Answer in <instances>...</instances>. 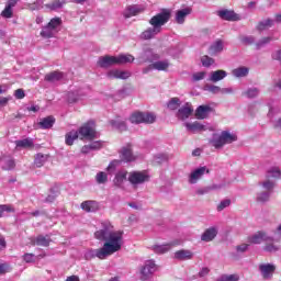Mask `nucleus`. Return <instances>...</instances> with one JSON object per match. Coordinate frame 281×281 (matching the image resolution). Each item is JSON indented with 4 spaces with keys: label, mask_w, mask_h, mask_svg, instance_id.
Instances as JSON below:
<instances>
[{
    "label": "nucleus",
    "mask_w": 281,
    "mask_h": 281,
    "mask_svg": "<svg viewBox=\"0 0 281 281\" xmlns=\"http://www.w3.org/2000/svg\"><path fill=\"white\" fill-rule=\"evenodd\" d=\"M94 238L104 241L103 247L88 251L87 258H99L100 260H104L122 249L124 232L114 231L113 224L105 221L101 223V229L94 233Z\"/></svg>",
    "instance_id": "1"
},
{
    "label": "nucleus",
    "mask_w": 281,
    "mask_h": 281,
    "mask_svg": "<svg viewBox=\"0 0 281 281\" xmlns=\"http://www.w3.org/2000/svg\"><path fill=\"white\" fill-rule=\"evenodd\" d=\"M172 16V13L170 12L169 9H162L160 13L154 15L149 20V25L151 27H148L140 34V38L143 41H150V38H155L157 34L161 33V27L170 21V18Z\"/></svg>",
    "instance_id": "2"
},
{
    "label": "nucleus",
    "mask_w": 281,
    "mask_h": 281,
    "mask_svg": "<svg viewBox=\"0 0 281 281\" xmlns=\"http://www.w3.org/2000/svg\"><path fill=\"white\" fill-rule=\"evenodd\" d=\"M234 142H238V135L229 131H223L220 135L213 134L210 144L213 148L218 150L223 148V146H227V144H234Z\"/></svg>",
    "instance_id": "3"
},
{
    "label": "nucleus",
    "mask_w": 281,
    "mask_h": 281,
    "mask_svg": "<svg viewBox=\"0 0 281 281\" xmlns=\"http://www.w3.org/2000/svg\"><path fill=\"white\" fill-rule=\"evenodd\" d=\"M156 120L157 116L150 112H135L130 116V122L132 124H154Z\"/></svg>",
    "instance_id": "4"
},
{
    "label": "nucleus",
    "mask_w": 281,
    "mask_h": 281,
    "mask_svg": "<svg viewBox=\"0 0 281 281\" xmlns=\"http://www.w3.org/2000/svg\"><path fill=\"white\" fill-rule=\"evenodd\" d=\"M78 132V135L82 136L85 139H95L98 133L95 132V122L88 121L83 124Z\"/></svg>",
    "instance_id": "5"
},
{
    "label": "nucleus",
    "mask_w": 281,
    "mask_h": 281,
    "mask_svg": "<svg viewBox=\"0 0 281 281\" xmlns=\"http://www.w3.org/2000/svg\"><path fill=\"white\" fill-rule=\"evenodd\" d=\"M155 271H157V263H155V260L150 259V260L145 261V263L140 268V272H139L140 280L142 281L150 280V278H153V273H155Z\"/></svg>",
    "instance_id": "6"
},
{
    "label": "nucleus",
    "mask_w": 281,
    "mask_h": 281,
    "mask_svg": "<svg viewBox=\"0 0 281 281\" xmlns=\"http://www.w3.org/2000/svg\"><path fill=\"white\" fill-rule=\"evenodd\" d=\"M128 181L132 186H142V183L150 181V176L148 171H132L128 175Z\"/></svg>",
    "instance_id": "7"
},
{
    "label": "nucleus",
    "mask_w": 281,
    "mask_h": 281,
    "mask_svg": "<svg viewBox=\"0 0 281 281\" xmlns=\"http://www.w3.org/2000/svg\"><path fill=\"white\" fill-rule=\"evenodd\" d=\"M273 236L268 235L265 231H259L248 237V243H250L251 245H260L261 243H273Z\"/></svg>",
    "instance_id": "8"
},
{
    "label": "nucleus",
    "mask_w": 281,
    "mask_h": 281,
    "mask_svg": "<svg viewBox=\"0 0 281 281\" xmlns=\"http://www.w3.org/2000/svg\"><path fill=\"white\" fill-rule=\"evenodd\" d=\"M205 175H210V169L207 167H199L196 169H194L193 171H191V173L189 175V183L191 186H194L196 183H199L200 179H203V177Z\"/></svg>",
    "instance_id": "9"
},
{
    "label": "nucleus",
    "mask_w": 281,
    "mask_h": 281,
    "mask_svg": "<svg viewBox=\"0 0 281 281\" xmlns=\"http://www.w3.org/2000/svg\"><path fill=\"white\" fill-rule=\"evenodd\" d=\"M216 14L222 21H240L243 16L240 14L235 13L234 10L222 9L216 11Z\"/></svg>",
    "instance_id": "10"
},
{
    "label": "nucleus",
    "mask_w": 281,
    "mask_h": 281,
    "mask_svg": "<svg viewBox=\"0 0 281 281\" xmlns=\"http://www.w3.org/2000/svg\"><path fill=\"white\" fill-rule=\"evenodd\" d=\"M98 65H99V67L106 69L109 67H112V65H117V57L105 55V56L99 58Z\"/></svg>",
    "instance_id": "11"
},
{
    "label": "nucleus",
    "mask_w": 281,
    "mask_h": 281,
    "mask_svg": "<svg viewBox=\"0 0 281 281\" xmlns=\"http://www.w3.org/2000/svg\"><path fill=\"white\" fill-rule=\"evenodd\" d=\"M216 236H218V228L213 226L204 231L201 235V240H203V243H212Z\"/></svg>",
    "instance_id": "12"
},
{
    "label": "nucleus",
    "mask_w": 281,
    "mask_h": 281,
    "mask_svg": "<svg viewBox=\"0 0 281 281\" xmlns=\"http://www.w3.org/2000/svg\"><path fill=\"white\" fill-rule=\"evenodd\" d=\"M173 258L176 260H180L181 262L192 260L194 258V252L188 249H181L175 252Z\"/></svg>",
    "instance_id": "13"
},
{
    "label": "nucleus",
    "mask_w": 281,
    "mask_h": 281,
    "mask_svg": "<svg viewBox=\"0 0 281 281\" xmlns=\"http://www.w3.org/2000/svg\"><path fill=\"white\" fill-rule=\"evenodd\" d=\"M175 245H177V243L175 241L162 245H154L151 246V250L154 254H168V251H170V249H172Z\"/></svg>",
    "instance_id": "14"
},
{
    "label": "nucleus",
    "mask_w": 281,
    "mask_h": 281,
    "mask_svg": "<svg viewBox=\"0 0 281 281\" xmlns=\"http://www.w3.org/2000/svg\"><path fill=\"white\" fill-rule=\"evenodd\" d=\"M190 14H192L191 8H184V9L178 10L176 12V22L179 25H183L186 23V18L190 16Z\"/></svg>",
    "instance_id": "15"
},
{
    "label": "nucleus",
    "mask_w": 281,
    "mask_h": 281,
    "mask_svg": "<svg viewBox=\"0 0 281 281\" xmlns=\"http://www.w3.org/2000/svg\"><path fill=\"white\" fill-rule=\"evenodd\" d=\"M194 110L192 109V105H190L189 103H187L186 105H183L182 108H180L177 112V117L178 120H188V117H190V115H192V112Z\"/></svg>",
    "instance_id": "16"
},
{
    "label": "nucleus",
    "mask_w": 281,
    "mask_h": 281,
    "mask_svg": "<svg viewBox=\"0 0 281 281\" xmlns=\"http://www.w3.org/2000/svg\"><path fill=\"white\" fill-rule=\"evenodd\" d=\"M259 270L265 280H269V278L273 276V271H276V266L271 263H262L259 266Z\"/></svg>",
    "instance_id": "17"
},
{
    "label": "nucleus",
    "mask_w": 281,
    "mask_h": 281,
    "mask_svg": "<svg viewBox=\"0 0 281 281\" xmlns=\"http://www.w3.org/2000/svg\"><path fill=\"white\" fill-rule=\"evenodd\" d=\"M212 113V108L210 105H200L195 110L196 120H206V117Z\"/></svg>",
    "instance_id": "18"
},
{
    "label": "nucleus",
    "mask_w": 281,
    "mask_h": 281,
    "mask_svg": "<svg viewBox=\"0 0 281 281\" xmlns=\"http://www.w3.org/2000/svg\"><path fill=\"white\" fill-rule=\"evenodd\" d=\"M222 188H225L224 184H211L207 187L199 188L195 191V194L199 196H203V194H210V192H214V190H222Z\"/></svg>",
    "instance_id": "19"
},
{
    "label": "nucleus",
    "mask_w": 281,
    "mask_h": 281,
    "mask_svg": "<svg viewBox=\"0 0 281 281\" xmlns=\"http://www.w3.org/2000/svg\"><path fill=\"white\" fill-rule=\"evenodd\" d=\"M144 12V8L139 5H130L125 9L123 16L125 19H131V16H137V14H142Z\"/></svg>",
    "instance_id": "20"
},
{
    "label": "nucleus",
    "mask_w": 281,
    "mask_h": 281,
    "mask_svg": "<svg viewBox=\"0 0 281 281\" xmlns=\"http://www.w3.org/2000/svg\"><path fill=\"white\" fill-rule=\"evenodd\" d=\"M108 78H116L120 80H127V78H131V72L113 69L108 72Z\"/></svg>",
    "instance_id": "21"
},
{
    "label": "nucleus",
    "mask_w": 281,
    "mask_h": 281,
    "mask_svg": "<svg viewBox=\"0 0 281 281\" xmlns=\"http://www.w3.org/2000/svg\"><path fill=\"white\" fill-rule=\"evenodd\" d=\"M81 210L83 212H98L100 204L93 200H88L81 203Z\"/></svg>",
    "instance_id": "22"
},
{
    "label": "nucleus",
    "mask_w": 281,
    "mask_h": 281,
    "mask_svg": "<svg viewBox=\"0 0 281 281\" xmlns=\"http://www.w3.org/2000/svg\"><path fill=\"white\" fill-rule=\"evenodd\" d=\"M63 78H65V74L55 70L53 72H49L47 75H45L44 80H46V82H60V80H63Z\"/></svg>",
    "instance_id": "23"
},
{
    "label": "nucleus",
    "mask_w": 281,
    "mask_h": 281,
    "mask_svg": "<svg viewBox=\"0 0 281 281\" xmlns=\"http://www.w3.org/2000/svg\"><path fill=\"white\" fill-rule=\"evenodd\" d=\"M225 78H227V71L215 70V71H211L209 80L210 82H221V80H225Z\"/></svg>",
    "instance_id": "24"
},
{
    "label": "nucleus",
    "mask_w": 281,
    "mask_h": 281,
    "mask_svg": "<svg viewBox=\"0 0 281 281\" xmlns=\"http://www.w3.org/2000/svg\"><path fill=\"white\" fill-rule=\"evenodd\" d=\"M223 49H225V42H223V40H217L210 46L212 56L223 53Z\"/></svg>",
    "instance_id": "25"
},
{
    "label": "nucleus",
    "mask_w": 281,
    "mask_h": 281,
    "mask_svg": "<svg viewBox=\"0 0 281 281\" xmlns=\"http://www.w3.org/2000/svg\"><path fill=\"white\" fill-rule=\"evenodd\" d=\"M121 159L127 162L135 161V156L133 155V149H131V146H126L121 149Z\"/></svg>",
    "instance_id": "26"
},
{
    "label": "nucleus",
    "mask_w": 281,
    "mask_h": 281,
    "mask_svg": "<svg viewBox=\"0 0 281 281\" xmlns=\"http://www.w3.org/2000/svg\"><path fill=\"white\" fill-rule=\"evenodd\" d=\"M184 126L190 133H201V131H205V125L196 121L193 123H186Z\"/></svg>",
    "instance_id": "27"
},
{
    "label": "nucleus",
    "mask_w": 281,
    "mask_h": 281,
    "mask_svg": "<svg viewBox=\"0 0 281 281\" xmlns=\"http://www.w3.org/2000/svg\"><path fill=\"white\" fill-rule=\"evenodd\" d=\"M153 67L156 71H168V68L170 67V60L164 59V60H157L153 63Z\"/></svg>",
    "instance_id": "28"
},
{
    "label": "nucleus",
    "mask_w": 281,
    "mask_h": 281,
    "mask_svg": "<svg viewBox=\"0 0 281 281\" xmlns=\"http://www.w3.org/2000/svg\"><path fill=\"white\" fill-rule=\"evenodd\" d=\"M232 74L234 78H247L249 76V68L241 66L233 69Z\"/></svg>",
    "instance_id": "29"
},
{
    "label": "nucleus",
    "mask_w": 281,
    "mask_h": 281,
    "mask_svg": "<svg viewBox=\"0 0 281 281\" xmlns=\"http://www.w3.org/2000/svg\"><path fill=\"white\" fill-rule=\"evenodd\" d=\"M144 60L145 63H157L161 57L159 54L153 53L151 50H145L144 52Z\"/></svg>",
    "instance_id": "30"
},
{
    "label": "nucleus",
    "mask_w": 281,
    "mask_h": 281,
    "mask_svg": "<svg viewBox=\"0 0 281 281\" xmlns=\"http://www.w3.org/2000/svg\"><path fill=\"white\" fill-rule=\"evenodd\" d=\"M78 131H70L65 135V142L67 146H74V142H76V139H78Z\"/></svg>",
    "instance_id": "31"
},
{
    "label": "nucleus",
    "mask_w": 281,
    "mask_h": 281,
    "mask_svg": "<svg viewBox=\"0 0 281 281\" xmlns=\"http://www.w3.org/2000/svg\"><path fill=\"white\" fill-rule=\"evenodd\" d=\"M16 148H34V140L32 138H24L15 140Z\"/></svg>",
    "instance_id": "32"
},
{
    "label": "nucleus",
    "mask_w": 281,
    "mask_h": 281,
    "mask_svg": "<svg viewBox=\"0 0 281 281\" xmlns=\"http://www.w3.org/2000/svg\"><path fill=\"white\" fill-rule=\"evenodd\" d=\"M54 124H56V119L54 116L44 117L40 122L41 128H44V130L52 128V126H54Z\"/></svg>",
    "instance_id": "33"
},
{
    "label": "nucleus",
    "mask_w": 281,
    "mask_h": 281,
    "mask_svg": "<svg viewBox=\"0 0 281 281\" xmlns=\"http://www.w3.org/2000/svg\"><path fill=\"white\" fill-rule=\"evenodd\" d=\"M49 243H52V238L48 235H40L35 239V245L38 247H49Z\"/></svg>",
    "instance_id": "34"
},
{
    "label": "nucleus",
    "mask_w": 281,
    "mask_h": 281,
    "mask_svg": "<svg viewBox=\"0 0 281 281\" xmlns=\"http://www.w3.org/2000/svg\"><path fill=\"white\" fill-rule=\"evenodd\" d=\"M241 95H245L246 98H249L250 100L254 98H258L260 95V89L252 87L248 88L246 91L241 93Z\"/></svg>",
    "instance_id": "35"
},
{
    "label": "nucleus",
    "mask_w": 281,
    "mask_h": 281,
    "mask_svg": "<svg viewBox=\"0 0 281 281\" xmlns=\"http://www.w3.org/2000/svg\"><path fill=\"white\" fill-rule=\"evenodd\" d=\"M181 106V100L179 98H171L167 103V109L170 111H177Z\"/></svg>",
    "instance_id": "36"
},
{
    "label": "nucleus",
    "mask_w": 281,
    "mask_h": 281,
    "mask_svg": "<svg viewBox=\"0 0 281 281\" xmlns=\"http://www.w3.org/2000/svg\"><path fill=\"white\" fill-rule=\"evenodd\" d=\"M135 57L133 55H119L116 57V65H126V63H133Z\"/></svg>",
    "instance_id": "37"
},
{
    "label": "nucleus",
    "mask_w": 281,
    "mask_h": 281,
    "mask_svg": "<svg viewBox=\"0 0 281 281\" xmlns=\"http://www.w3.org/2000/svg\"><path fill=\"white\" fill-rule=\"evenodd\" d=\"M271 41H273V37H271V36L262 37L261 40L256 42L255 47H256V49H262V48L267 47V45H269V43H271Z\"/></svg>",
    "instance_id": "38"
},
{
    "label": "nucleus",
    "mask_w": 281,
    "mask_h": 281,
    "mask_svg": "<svg viewBox=\"0 0 281 281\" xmlns=\"http://www.w3.org/2000/svg\"><path fill=\"white\" fill-rule=\"evenodd\" d=\"M110 124L113 128H116L117 131H127L126 122L120 121V120H112L110 121Z\"/></svg>",
    "instance_id": "39"
},
{
    "label": "nucleus",
    "mask_w": 281,
    "mask_h": 281,
    "mask_svg": "<svg viewBox=\"0 0 281 281\" xmlns=\"http://www.w3.org/2000/svg\"><path fill=\"white\" fill-rule=\"evenodd\" d=\"M126 175H128V172H126L125 170L119 171L114 178L115 186H122V183H124L126 179Z\"/></svg>",
    "instance_id": "40"
},
{
    "label": "nucleus",
    "mask_w": 281,
    "mask_h": 281,
    "mask_svg": "<svg viewBox=\"0 0 281 281\" xmlns=\"http://www.w3.org/2000/svg\"><path fill=\"white\" fill-rule=\"evenodd\" d=\"M45 161H47V155L37 154L34 159V164L36 168H43L45 166Z\"/></svg>",
    "instance_id": "41"
},
{
    "label": "nucleus",
    "mask_w": 281,
    "mask_h": 281,
    "mask_svg": "<svg viewBox=\"0 0 281 281\" xmlns=\"http://www.w3.org/2000/svg\"><path fill=\"white\" fill-rule=\"evenodd\" d=\"M54 34H56V31H53L48 24L41 31V36H43V38H52L54 37Z\"/></svg>",
    "instance_id": "42"
},
{
    "label": "nucleus",
    "mask_w": 281,
    "mask_h": 281,
    "mask_svg": "<svg viewBox=\"0 0 281 281\" xmlns=\"http://www.w3.org/2000/svg\"><path fill=\"white\" fill-rule=\"evenodd\" d=\"M47 25H49L53 31L58 32V27L63 25V19L53 18Z\"/></svg>",
    "instance_id": "43"
},
{
    "label": "nucleus",
    "mask_w": 281,
    "mask_h": 281,
    "mask_svg": "<svg viewBox=\"0 0 281 281\" xmlns=\"http://www.w3.org/2000/svg\"><path fill=\"white\" fill-rule=\"evenodd\" d=\"M267 27H273V20L267 19L261 22H259L257 29L259 32H263V30H267Z\"/></svg>",
    "instance_id": "44"
},
{
    "label": "nucleus",
    "mask_w": 281,
    "mask_h": 281,
    "mask_svg": "<svg viewBox=\"0 0 281 281\" xmlns=\"http://www.w3.org/2000/svg\"><path fill=\"white\" fill-rule=\"evenodd\" d=\"M271 199V192L269 191H262L257 194V201L258 203H267Z\"/></svg>",
    "instance_id": "45"
},
{
    "label": "nucleus",
    "mask_w": 281,
    "mask_h": 281,
    "mask_svg": "<svg viewBox=\"0 0 281 281\" xmlns=\"http://www.w3.org/2000/svg\"><path fill=\"white\" fill-rule=\"evenodd\" d=\"M95 181L99 184H104L106 183V181H109V175H106V172L104 171H100L95 176Z\"/></svg>",
    "instance_id": "46"
},
{
    "label": "nucleus",
    "mask_w": 281,
    "mask_h": 281,
    "mask_svg": "<svg viewBox=\"0 0 281 281\" xmlns=\"http://www.w3.org/2000/svg\"><path fill=\"white\" fill-rule=\"evenodd\" d=\"M239 41L243 43V45H254V43H256V37L252 35H241Z\"/></svg>",
    "instance_id": "47"
},
{
    "label": "nucleus",
    "mask_w": 281,
    "mask_h": 281,
    "mask_svg": "<svg viewBox=\"0 0 281 281\" xmlns=\"http://www.w3.org/2000/svg\"><path fill=\"white\" fill-rule=\"evenodd\" d=\"M67 100L70 104H74V102H78V100H80V93L78 91H70L67 94Z\"/></svg>",
    "instance_id": "48"
},
{
    "label": "nucleus",
    "mask_w": 281,
    "mask_h": 281,
    "mask_svg": "<svg viewBox=\"0 0 281 281\" xmlns=\"http://www.w3.org/2000/svg\"><path fill=\"white\" fill-rule=\"evenodd\" d=\"M268 245L263 247V251H268V254H276V251H279V247L273 245V241H266Z\"/></svg>",
    "instance_id": "49"
},
{
    "label": "nucleus",
    "mask_w": 281,
    "mask_h": 281,
    "mask_svg": "<svg viewBox=\"0 0 281 281\" xmlns=\"http://www.w3.org/2000/svg\"><path fill=\"white\" fill-rule=\"evenodd\" d=\"M268 177H272L273 179H280V177H281L280 168H278V167H271V168L268 170Z\"/></svg>",
    "instance_id": "50"
},
{
    "label": "nucleus",
    "mask_w": 281,
    "mask_h": 281,
    "mask_svg": "<svg viewBox=\"0 0 281 281\" xmlns=\"http://www.w3.org/2000/svg\"><path fill=\"white\" fill-rule=\"evenodd\" d=\"M5 212H14V209L9 204H0V218H3V216H5Z\"/></svg>",
    "instance_id": "51"
},
{
    "label": "nucleus",
    "mask_w": 281,
    "mask_h": 281,
    "mask_svg": "<svg viewBox=\"0 0 281 281\" xmlns=\"http://www.w3.org/2000/svg\"><path fill=\"white\" fill-rule=\"evenodd\" d=\"M201 63L204 67H212V65H214L215 60H214V58H212L207 55H204L201 57Z\"/></svg>",
    "instance_id": "52"
},
{
    "label": "nucleus",
    "mask_w": 281,
    "mask_h": 281,
    "mask_svg": "<svg viewBox=\"0 0 281 281\" xmlns=\"http://www.w3.org/2000/svg\"><path fill=\"white\" fill-rule=\"evenodd\" d=\"M65 2H60V0H54L52 3L46 4V8H49V10H60Z\"/></svg>",
    "instance_id": "53"
},
{
    "label": "nucleus",
    "mask_w": 281,
    "mask_h": 281,
    "mask_svg": "<svg viewBox=\"0 0 281 281\" xmlns=\"http://www.w3.org/2000/svg\"><path fill=\"white\" fill-rule=\"evenodd\" d=\"M238 274H223L217 281H238Z\"/></svg>",
    "instance_id": "54"
},
{
    "label": "nucleus",
    "mask_w": 281,
    "mask_h": 281,
    "mask_svg": "<svg viewBox=\"0 0 281 281\" xmlns=\"http://www.w3.org/2000/svg\"><path fill=\"white\" fill-rule=\"evenodd\" d=\"M229 205H232V200L229 199L222 200L217 205V212H223V210H225V207H229Z\"/></svg>",
    "instance_id": "55"
},
{
    "label": "nucleus",
    "mask_w": 281,
    "mask_h": 281,
    "mask_svg": "<svg viewBox=\"0 0 281 281\" xmlns=\"http://www.w3.org/2000/svg\"><path fill=\"white\" fill-rule=\"evenodd\" d=\"M14 166H16L14 159L8 158L4 160V165L2 168L3 170H13Z\"/></svg>",
    "instance_id": "56"
},
{
    "label": "nucleus",
    "mask_w": 281,
    "mask_h": 281,
    "mask_svg": "<svg viewBox=\"0 0 281 281\" xmlns=\"http://www.w3.org/2000/svg\"><path fill=\"white\" fill-rule=\"evenodd\" d=\"M1 16H3V19H12L13 16L12 7H8L5 4L4 10L1 12Z\"/></svg>",
    "instance_id": "57"
},
{
    "label": "nucleus",
    "mask_w": 281,
    "mask_h": 281,
    "mask_svg": "<svg viewBox=\"0 0 281 281\" xmlns=\"http://www.w3.org/2000/svg\"><path fill=\"white\" fill-rule=\"evenodd\" d=\"M205 76H206L205 71L194 72L192 75V81L193 82H199L200 80H204Z\"/></svg>",
    "instance_id": "58"
},
{
    "label": "nucleus",
    "mask_w": 281,
    "mask_h": 281,
    "mask_svg": "<svg viewBox=\"0 0 281 281\" xmlns=\"http://www.w3.org/2000/svg\"><path fill=\"white\" fill-rule=\"evenodd\" d=\"M120 164H122V160H112L106 168L108 172H115V169Z\"/></svg>",
    "instance_id": "59"
},
{
    "label": "nucleus",
    "mask_w": 281,
    "mask_h": 281,
    "mask_svg": "<svg viewBox=\"0 0 281 281\" xmlns=\"http://www.w3.org/2000/svg\"><path fill=\"white\" fill-rule=\"evenodd\" d=\"M261 186L268 192H271V190H273V188H276V183H273V181H271V180H267V181L261 182Z\"/></svg>",
    "instance_id": "60"
},
{
    "label": "nucleus",
    "mask_w": 281,
    "mask_h": 281,
    "mask_svg": "<svg viewBox=\"0 0 281 281\" xmlns=\"http://www.w3.org/2000/svg\"><path fill=\"white\" fill-rule=\"evenodd\" d=\"M221 89L222 88L218 86H205L204 88L205 91H209L210 93H214V94L221 93Z\"/></svg>",
    "instance_id": "61"
},
{
    "label": "nucleus",
    "mask_w": 281,
    "mask_h": 281,
    "mask_svg": "<svg viewBox=\"0 0 281 281\" xmlns=\"http://www.w3.org/2000/svg\"><path fill=\"white\" fill-rule=\"evenodd\" d=\"M100 148H102V142L100 140H95L90 144L91 150H100Z\"/></svg>",
    "instance_id": "62"
},
{
    "label": "nucleus",
    "mask_w": 281,
    "mask_h": 281,
    "mask_svg": "<svg viewBox=\"0 0 281 281\" xmlns=\"http://www.w3.org/2000/svg\"><path fill=\"white\" fill-rule=\"evenodd\" d=\"M34 258H35V255L34 254H24L23 255V260L24 262H34Z\"/></svg>",
    "instance_id": "63"
},
{
    "label": "nucleus",
    "mask_w": 281,
    "mask_h": 281,
    "mask_svg": "<svg viewBox=\"0 0 281 281\" xmlns=\"http://www.w3.org/2000/svg\"><path fill=\"white\" fill-rule=\"evenodd\" d=\"M271 58L272 60H278V63H280L281 65V49H278L274 53H272Z\"/></svg>",
    "instance_id": "64"
}]
</instances>
